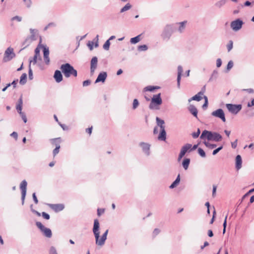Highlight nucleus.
I'll return each instance as SVG.
<instances>
[{
  "mask_svg": "<svg viewBox=\"0 0 254 254\" xmlns=\"http://www.w3.org/2000/svg\"><path fill=\"white\" fill-rule=\"evenodd\" d=\"M60 69L66 78H68L71 76L76 77L77 75V70L68 63L62 64L61 66Z\"/></svg>",
  "mask_w": 254,
  "mask_h": 254,
  "instance_id": "3",
  "label": "nucleus"
},
{
  "mask_svg": "<svg viewBox=\"0 0 254 254\" xmlns=\"http://www.w3.org/2000/svg\"><path fill=\"white\" fill-rule=\"evenodd\" d=\"M27 185V183L25 180H23L22 181L20 184V189L21 190V192H26Z\"/></svg>",
  "mask_w": 254,
  "mask_h": 254,
  "instance_id": "30",
  "label": "nucleus"
},
{
  "mask_svg": "<svg viewBox=\"0 0 254 254\" xmlns=\"http://www.w3.org/2000/svg\"><path fill=\"white\" fill-rule=\"evenodd\" d=\"M93 42H89L87 44L88 47L91 51L93 49Z\"/></svg>",
  "mask_w": 254,
  "mask_h": 254,
  "instance_id": "58",
  "label": "nucleus"
},
{
  "mask_svg": "<svg viewBox=\"0 0 254 254\" xmlns=\"http://www.w3.org/2000/svg\"><path fill=\"white\" fill-rule=\"evenodd\" d=\"M160 88L159 86H147L144 88V91H152L155 89Z\"/></svg>",
  "mask_w": 254,
  "mask_h": 254,
  "instance_id": "32",
  "label": "nucleus"
},
{
  "mask_svg": "<svg viewBox=\"0 0 254 254\" xmlns=\"http://www.w3.org/2000/svg\"><path fill=\"white\" fill-rule=\"evenodd\" d=\"M180 182V175L179 174L176 179L175 181L170 185L169 188L170 189H173L176 187Z\"/></svg>",
  "mask_w": 254,
  "mask_h": 254,
  "instance_id": "26",
  "label": "nucleus"
},
{
  "mask_svg": "<svg viewBox=\"0 0 254 254\" xmlns=\"http://www.w3.org/2000/svg\"><path fill=\"white\" fill-rule=\"evenodd\" d=\"M110 45V42L109 41V40H108L104 43V44L103 45V48L105 50H108L109 49Z\"/></svg>",
  "mask_w": 254,
  "mask_h": 254,
  "instance_id": "39",
  "label": "nucleus"
},
{
  "mask_svg": "<svg viewBox=\"0 0 254 254\" xmlns=\"http://www.w3.org/2000/svg\"><path fill=\"white\" fill-rule=\"evenodd\" d=\"M189 111L195 117L197 118V109L193 105H190L189 107Z\"/></svg>",
  "mask_w": 254,
  "mask_h": 254,
  "instance_id": "21",
  "label": "nucleus"
},
{
  "mask_svg": "<svg viewBox=\"0 0 254 254\" xmlns=\"http://www.w3.org/2000/svg\"><path fill=\"white\" fill-rule=\"evenodd\" d=\"M201 96L202 95L201 94H198V93L197 94H196L195 95L193 96L191 98L189 99V102H190L192 100H195V101H200L202 99Z\"/></svg>",
  "mask_w": 254,
  "mask_h": 254,
  "instance_id": "28",
  "label": "nucleus"
},
{
  "mask_svg": "<svg viewBox=\"0 0 254 254\" xmlns=\"http://www.w3.org/2000/svg\"><path fill=\"white\" fill-rule=\"evenodd\" d=\"M200 138L201 139L206 138L208 140L218 142L222 140V136L218 132L204 130L202 131Z\"/></svg>",
  "mask_w": 254,
  "mask_h": 254,
  "instance_id": "2",
  "label": "nucleus"
},
{
  "mask_svg": "<svg viewBox=\"0 0 254 254\" xmlns=\"http://www.w3.org/2000/svg\"><path fill=\"white\" fill-rule=\"evenodd\" d=\"M21 115V117L23 120L24 122L25 123L27 122V118L26 117V115L23 113H21V114H19Z\"/></svg>",
  "mask_w": 254,
  "mask_h": 254,
  "instance_id": "56",
  "label": "nucleus"
},
{
  "mask_svg": "<svg viewBox=\"0 0 254 254\" xmlns=\"http://www.w3.org/2000/svg\"><path fill=\"white\" fill-rule=\"evenodd\" d=\"M107 77V74L106 72L102 71L100 72L95 80V83H98L99 82H104Z\"/></svg>",
  "mask_w": 254,
  "mask_h": 254,
  "instance_id": "13",
  "label": "nucleus"
},
{
  "mask_svg": "<svg viewBox=\"0 0 254 254\" xmlns=\"http://www.w3.org/2000/svg\"><path fill=\"white\" fill-rule=\"evenodd\" d=\"M139 105V102L137 99H134L133 101L132 109L133 110L137 108Z\"/></svg>",
  "mask_w": 254,
  "mask_h": 254,
  "instance_id": "38",
  "label": "nucleus"
},
{
  "mask_svg": "<svg viewBox=\"0 0 254 254\" xmlns=\"http://www.w3.org/2000/svg\"><path fill=\"white\" fill-rule=\"evenodd\" d=\"M227 2V0H220L215 3V5L218 8H220L224 5Z\"/></svg>",
  "mask_w": 254,
  "mask_h": 254,
  "instance_id": "33",
  "label": "nucleus"
},
{
  "mask_svg": "<svg viewBox=\"0 0 254 254\" xmlns=\"http://www.w3.org/2000/svg\"><path fill=\"white\" fill-rule=\"evenodd\" d=\"M15 57V54L14 53L13 49L11 47H8L4 52L3 61L4 62H8Z\"/></svg>",
  "mask_w": 254,
  "mask_h": 254,
  "instance_id": "7",
  "label": "nucleus"
},
{
  "mask_svg": "<svg viewBox=\"0 0 254 254\" xmlns=\"http://www.w3.org/2000/svg\"><path fill=\"white\" fill-rule=\"evenodd\" d=\"M131 7V5L129 3H127L125 6H124L120 11V12L122 13L129 10Z\"/></svg>",
  "mask_w": 254,
  "mask_h": 254,
  "instance_id": "35",
  "label": "nucleus"
},
{
  "mask_svg": "<svg viewBox=\"0 0 254 254\" xmlns=\"http://www.w3.org/2000/svg\"><path fill=\"white\" fill-rule=\"evenodd\" d=\"M211 115L213 117L218 118L222 120L224 123L226 122V118L224 112L222 109H218L213 111Z\"/></svg>",
  "mask_w": 254,
  "mask_h": 254,
  "instance_id": "9",
  "label": "nucleus"
},
{
  "mask_svg": "<svg viewBox=\"0 0 254 254\" xmlns=\"http://www.w3.org/2000/svg\"><path fill=\"white\" fill-rule=\"evenodd\" d=\"M98 63V59L96 57H93L90 62V72L93 74L97 67Z\"/></svg>",
  "mask_w": 254,
  "mask_h": 254,
  "instance_id": "11",
  "label": "nucleus"
},
{
  "mask_svg": "<svg viewBox=\"0 0 254 254\" xmlns=\"http://www.w3.org/2000/svg\"><path fill=\"white\" fill-rule=\"evenodd\" d=\"M238 140L236 139L235 141L231 143L232 147L234 149L236 148L237 146Z\"/></svg>",
  "mask_w": 254,
  "mask_h": 254,
  "instance_id": "60",
  "label": "nucleus"
},
{
  "mask_svg": "<svg viewBox=\"0 0 254 254\" xmlns=\"http://www.w3.org/2000/svg\"><path fill=\"white\" fill-rule=\"evenodd\" d=\"M183 67L181 65H179L178 67V76H177V86L180 88V82L181 79V75L183 72Z\"/></svg>",
  "mask_w": 254,
  "mask_h": 254,
  "instance_id": "19",
  "label": "nucleus"
},
{
  "mask_svg": "<svg viewBox=\"0 0 254 254\" xmlns=\"http://www.w3.org/2000/svg\"><path fill=\"white\" fill-rule=\"evenodd\" d=\"M247 106L248 107H251L254 106V98L252 99L251 102H248Z\"/></svg>",
  "mask_w": 254,
  "mask_h": 254,
  "instance_id": "62",
  "label": "nucleus"
},
{
  "mask_svg": "<svg viewBox=\"0 0 254 254\" xmlns=\"http://www.w3.org/2000/svg\"><path fill=\"white\" fill-rule=\"evenodd\" d=\"M22 97H20L18 100V103L16 105V110L19 114H21L22 112Z\"/></svg>",
  "mask_w": 254,
  "mask_h": 254,
  "instance_id": "24",
  "label": "nucleus"
},
{
  "mask_svg": "<svg viewBox=\"0 0 254 254\" xmlns=\"http://www.w3.org/2000/svg\"><path fill=\"white\" fill-rule=\"evenodd\" d=\"M198 153L202 157H205L206 156L204 151L201 148H199L198 149Z\"/></svg>",
  "mask_w": 254,
  "mask_h": 254,
  "instance_id": "43",
  "label": "nucleus"
},
{
  "mask_svg": "<svg viewBox=\"0 0 254 254\" xmlns=\"http://www.w3.org/2000/svg\"><path fill=\"white\" fill-rule=\"evenodd\" d=\"M42 215L43 217V218L46 220H49L50 218L49 214L45 212H43L42 213Z\"/></svg>",
  "mask_w": 254,
  "mask_h": 254,
  "instance_id": "51",
  "label": "nucleus"
},
{
  "mask_svg": "<svg viewBox=\"0 0 254 254\" xmlns=\"http://www.w3.org/2000/svg\"><path fill=\"white\" fill-rule=\"evenodd\" d=\"M54 77L57 82L59 83L63 80V75L61 72L56 70L55 72Z\"/></svg>",
  "mask_w": 254,
  "mask_h": 254,
  "instance_id": "17",
  "label": "nucleus"
},
{
  "mask_svg": "<svg viewBox=\"0 0 254 254\" xmlns=\"http://www.w3.org/2000/svg\"><path fill=\"white\" fill-rule=\"evenodd\" d=\"M156 120L157 125L160 127V128H165V126L164 125L165 124L164 120L160 119L158 117H156Z\"/></svg>",
  "mask_w": 254,
  "mask_h": 254,
  "instance_id": "27",
  "label": "nucleus"
},
{
  "mask_svg": "<svg viewBox=\"0 0 254 254\" xmlns=\"http://www.w3.org/2000/svg\"><path fill=\"white\" fill-rule=\"evenodd\" d=\"M49 254H58L56 248L54 247H51L50 249Z\"/></svg>",
  "mask_w": 254,
  "mask_h": 254,
  "instance_id": "49",
  "label": "nucleus"
},
{
  "mask_svg": "<svg viewBox=\"0 0 254 254\" xmlns=\"http://www.w3.org/2000/svg\"><path fill=\"white\" fill-rule=\"evenodd\" d=\"M173 28L171 25H166L161 34V36L163 40H169L173 33Z\"/></svg>",
  "mask_w": 254,
  "mask_h": 254,
  "instance_id": "5",
  "label": "nucleus"
},
{
  "mask_svg": "<svg viewBox=\"0 0 254 254\" xmlns=\"http://www.w3.org/2000/svg\"><path fill=\"white\" fill-rule=\"evenodd\" d=\"M38 58L39 59V60H41V58L40 54V49L38 47H37L35 49V55L33 58V60H30L29 64H31L32 63L33 64H36L37 63Z\"/></svg>",
  "mask_w": 254,
  "mask_h": 254,
  "instance_id": "12",
  "label": "nucleus"
},
{
  "mask_svg": "<svg viewBox=\"0 0 254 254\" xmlns=\"http://www.w3.org/2000/svg\"><path fill=\"white\" fill-rule=\"evenodd\" d=\"M187 22V21H184L178 23L179 27L178 30L180 33L183 32L185 30Z\"/></svg>",
  "mask_w": 254,
  "mask_h": 254,
  "instance_id": "23",
  "label": "nucleus"
},
{
  "mask_svg": "<svg viewBox=\"0 0 254 254\" xmlns=\"http://www.w3.org/2000/svg\"><path fill=\"white\" fill-rule=\"evenodd\" d=\"M104 212V209H98L97 210V214L98 216H100L102 213H103Z\"/></svg>",
  "mask_w": 254,
  "mask_h": 254,
  "instance_id": "64",
  "label": "nucleus"
},
{
  "mask_svg": "<svg viewBox=\"0 0 254 254\" xmlns=\"http://www.w3.org/2000/svg\"><path fill=\"white\" fill-rule=\"evenodd\" d=\"M217 187L215 186H213V190H212V196L214 197L215 195V193L216 191Z\"/></svg>",
  "mask_w": 254,
  "mask_h": 254,
  "instance_id": "63",
  "label": "nucleus"
},
{
  "mask_svg": "<svg viewBox=\"0 0 254 254\" xmlns=\"http://www.w3.org/2000/svg\"><path fill=\"white\" fill-rule=\"evenodd\" d=\"M60 148V145H58L54 149L53 153V155L54 157L59 152Z\"/></svg>",
  "mask_w": 254,
  "mask_h": 254,
  "instance_id": "42",
  "label": "nucleus"
},
{
  "mask_svg": "<svg viewBox=\"0 0 254 254\" xmlns=\"http://www.w3.org/2000/svg\"><path fill=\"white\" fill-rule=\"evenodd\" d=\"M233 66V62L232 61H230L228 62V64L227 65V70L228 71L230 70L232 68Z\"/></svg>",
  "mask_w": 254,
  "mask_h": 254,
  "instance_id": "48",
  "label": "nucleus"
},
{
  "mask_svg": "<svg viewBox=\"0 0 254 254\" xmlns=\"http://www.w3.org/2000/svg\"><path fill=\"white\" fill-rule=\"evenodd\" d=\"M205 89H206V86L204 85L202 88L200 92H198V94H201V95H203L205 91Z\"/></svg>",
  "mask_w": 254,
  "mask_h": 254,
  "instance_id": "61",
  "label": "nucleus"
},
{
  "mask_svg": "<svg viewBox=\"0 0 254 254\" xmlns=\"http://www.w3.org/2000/svg\"><path fill=\"white\" fill-rule=\"evenodd\" d=\"M91 84V81L90 80H86L83 82V86H87Z\"/></svg>",
  "mask_w": 254,
  "mask_h": 254,
  "instance_id": "53",
  "label": "nucleus"
},
{
  "mask_svg": "<svg viewBox=\"0 0 254 254\" xmlns=\"http://www.w3.org/2000/svg\"><path fill=\"white\" fill-rule=\"evenodd\" d=\"M233 44V41L232 40L229 41V43L227 46L228 52H230L232 49Z\"/></svg>",
  "mask_w": 254,
  "mask_h": 254,
  "instance_id": "46",
  "label": "nucleus"
},
{
  "mask_svg": "<svg viewBox=\"0 0 254 254\" xmlns=\"http://www.w3.org/2000/svg\"><path fill=\"white\" fill-rule=\"evenodd\" d=\"M218 75V71L216 70H214L212 73L211 76L209 79V81H211L213 79V78H216Z\"/></svg>",
  "mask_w": 254,
  "mask_h": 254,
  "instance_id": "47",
  "label": "nucleus"
},
{
  "mask_svg": "<svg viewBox=\"0 0 254 254\" xmlns=\"http://www.w3.org/2000/svg\"><path fill=\"white\" fill-rule=\"evenodd\" d=\"M139 145L142 147L143 152L148 156L150 154V145L145 142H140Z\"/></svg>",
  "mask_w": 254,
  "mask_h": 254,
  "instance_id": "15",
  "label": "nucleus"
},
{
  "mask_svg": "<svg viewBox=\"0 0 254 254\" xmlns=\"http://www.w3.org/2000/svg\"><path fill=\"white\" fill-rule=\"evenodd\" d=\"M28 74H29V78L30 80L32 79L33 77V72H32V69L31 68V64H29V69H28Z\"/></svg>",
  "mask_w": 254,
  "mask_h": 254,
  "instance_id": "41",
  "label": "nucleus"
},
{
  "mask_svg": "<svg viewBox=\"0 0 254 254\" xmlns=\"http://www.w3.org/2000/svg\"><path fill=\"white\" fill-rule=\"evenodd\" d=\"M200 133V130L199 128H198L196 132H194L192 133V136L194 138H196L199 136Z\"/></svg>",
  "mask_w": 254,
  "mask_h": 254,
  "instance_id": "44",
  "label": "nucleus"
},
{
  "mask_svg": "<svg viewBox=\"0 0 254 254\" xmlns=\"http://www.w3.org/2000/svg\"><path fill=\"white\" fill-rule=\"evenodd\" d=\"M242 159L240 155H237L236 157V168L237 170L240 169L242 167Z\"/></svg>",
  "mask_w": 254,
  "mask_h": 254,
  "instance_id": "20",
  "label": "nucleus"
},
{
  "mask_svg": "<svg viewBox=\"0 0 254 254\" xmlns=\"http://www.w3.org/2000/svg\"><path fill=\"white\" fill-rule=\"evenodd\" d=\"M226 107L230 112L236 115L240 111L242 107L240 104L235 105L232 104H227Z\"/></svg>",
  "mask_w": 254,
  "mask_h": 254,
  "instance_id": "8",
  "label": "nucleus"
},
{
  "mask_svg": "<svg viewBox=\"0 0 254 254\" xmlns=\"http://www.w3.org/2000/svg\"><path fill=\"white\" fill-rule=\"evenodd\" d=\"M203 98H204V99L205 100V101H204V103L202 105V108L205 109L208 106V99H207V97L206 96H204Z\"/></svg>",
  "mask_w": 254,
  "mask_h": 254,
  "instance_id": "45",
  "label": "nucleus"
},
{
  "mask_svg": "<svg viewBox=\"0 0 254 254\" xmlns=\"http://www.w3.org/2000/svg\"><path fill=\"white\" fill-rule=\"evenodd\" d=\"M190 159L189 158H185L182 162V165L184 168V169L185 170H187L189 166L190 163Z\"/></svg>",
  "mask_w": 254,
  "mask_h": 254,
  "instance_id": "25",
  "label": "nucleus"
},
{
  "mask_svg": "<svg viewBox=\"0 0 254 254\" xmlns=\"http://www.w3.org/2000/svg\"><path fill=\"white\" fill-rule=\"evenodd\" d=\"M160 132L158 137V139L160 140L165 141L166 139V132L165 128H160Z\"/></svg>",
  "mask_w": 254,
  "mask_h": 254,
  "instance_id": "22",
  "label": "nucleus"
},
{
  "mask_svg": "<svg viewBox=\"0 0 254 254\" xmlns=\"http://www.w3.org/2000/svg\"><path fill=\"white\" fill-rule=\"evenodd\" d=\"M140 36L141 35H138L137 36L132 38L130 40V42L131 44H135L139 42L141 39H140Z\"/></svg>",
  "mask_w": 254,
  "mask_h": 254,
  "instance_id": "29",
  "label": "nucleus"
},
{
  "mask_svg": "<svg viewBox=\"0 0 254 254\" xmlns=\"http://www.w3.org/2000/svg\"><path fill=\"white\" fill-rule=\"evenodd\" d=\"M137 49L139 51H145L147 50L148 47L146 45H143L139 46Z\"/></svg>",
  "mask_w": 254,
  "mask_h": 254,
  "instance_id": "37",
  "label": "nucleus"
},
{
  "mask_svg": "<svg viewBox=\"0 0 254 254\" xmlns=\"http://www.w3.org/2000/svg\"><path fill=\"white\" fill-rule=\"evenodd\" d=\"M93 232L95 238L96 244L100 246L104 245L105 241L107 239L108 230H107L105 232V233L102 235L101 238L100 239L99 223L98 219L94 220Z\"/></svg>",
  "mask_w": 254,
  "mask_h": 254,
  "instance_id": "1",
  "label": "nucleus"
},
{
  "mask_svg": "<svg viewBox=\"0 0 254 254\" xmlns=\"http://www.w3.org/2000/svg\"><path fill=\"white\" fill-rule=\"evenodd\" d=\"M160 233V230L157 229V228H156L154 230L153 232V235L154 236H156V235H157L159 233Z\"/></svg>",
  "mask_w": 254,
  "mask_h": 254,
  "instance_id": "59",
  "label": "nucleus"
},
{
  "mask_svg": "<svg viewBox=\"0 0 254 254\" xmlns=\"http://www.w3.org/2000/svg\"><path fill=\"white\" fill-rule=\"evenodd\" d=\"M221 64H222L221 60L220 59H217V60H216V66H217V67H220Z\"/></svg>",
  "mask_w": 254,
  "mask_h": 254,
  "instance_id": "55",
  "label": "nucleus"
},
{
  "mask_svg": "<svg viewBox=\"0 0 254 254\" xmlns=\"http://www.w3.org/2000/svg\"><path fill=\"white\" fill-rule=\"evenodd\" d=\"M32 196H33V200H34V202L36 204H37L38 203V199H37V198L36 197V193L35 192H34L33 193Z\"/></svg>",
  "mask_w": 254,
  "mask_h": 254,
  "instance_id": "57",
  "label": "nucleus"
},
{
  "mask_svg": "<svg viewBox=\"0 0 254 254\" xmlns=\"http://www.w3.org/2000/svg\"><path fill=\"white\" fill-rule=\"evenodd\" d=\"M11 20H16L20 22V21H21L22 20V18L21 17H20V16H15L11 18Z\"/></svg>",
  "mask_w": 254,
  "mask_h": 254,
  "instance_id": "54",
  "label": "nucleus"
},
{
  "mask_svg": "<svg viewBox=\"0 0 254 254\" xmlns=\"http://www.w3.org/2000/svg\"><path fill=\"white\" fill-rule=\"evenodd\" d=\"M204 144H205V145L206 147H207L208 148H209L210 149L214 148L217 146L216 144H211V143H209L208 141H204Z\"/></svg>",
  "mask_w": 254,
  "mask_h": 254,
  "instance_id": "36",
  "label": "nucleus"
},
{
  "mask_svg": "<svg viewBox=\"0 0 254 254\" xmlns=\"http://www.w3.org/2000/svg\"><path fill=\"white\" fill-rule=\"evenodd\" d=\"M223 148V146L221 145V146L219 147L217 149L214 150L212 152V154L213 155H216L219 151H220Z\"/></svg>",
  "mask_w": 254,
  "mask_h": 254,
  "instance_id": "50",
  "label": "nucleus"
},
{
  "mask_svg": "<svg viewBox=\"0 0 254 254\" xmlns=\"http://www.w3.org/2000/svg\"><path fill=\"white\" fill-rule=\"evenodd\" d=\"M26 194V192H21V200H22V205H23L24 203V200H25Z\"/></svg>",
  "mask_w": 254,
  "mask_h": 254,
  "instance_id": "52",
  "label": "nucleus"
},
{
  "mask_svg": "<svg viewBox=\"0 0 254 254\" xmlns=\"http://www.w3.org/2000/svg\"><path fill=\"white\" fill-rule=\"evenodd\" d=\"M243 24V22L242 20L237 19L231 22V27L233 30L237 31L242 28Z\"/></svg>",
  "mask_w": 254,
  "mask_h": 254,
  "instance_id": "10",
  "label": "nucleus"
},
{
  "mask_svg": "<svg viewBox=\"0 0 254 254\" xmlns=\"http://www.w3.org/2000/svg\"><path fill=\"white\" fill-rule=\"evenodd\" d=\"M49 206L56 212L62 211L64 208V205L63 204H50Z\"/></svg>",
  "mask_w": 254,
  "mask_h": 254,
  "instance_id": "16",
  "label": "nucleus"
},
{
  "mask_svg": "<svg viewBox=\"0 0 254 254\" xmlns=\"http://www.w3.org/2000/svg\"><path fill=\"white\" fill-rule=\"evenodd\" d=\"M162 103V100L161 97V93L154 95L151 98L149 108L151 110H159L160 109L159 106Z\"/></svg>",
  "mask_w": 254,
  "mask_h": 254,
  "instance_id": "4",
  "label": "nucleus"
},
{
  "mask_svg": "<svg viewBox=\"0 0 254 254\" xmlns=\"http://www.w3.org/2000/svg\"><path fill=\"white\" fill-rule=\"evenodd\" d=\"M61 141V140L60 137L53 138L51 140V143L53 145H55L56 146V147L57 146V145H60V144Z\"/></svg>",
  "mask_w": 254,
  "mask_h": 254,
  "instance_id": "34",
  "label": "nucleus"
},
{
  "mask_svg": "<svg viewBox=\"0 0 254 254\" xmlns=\"http://www.w3.org/2000/svg\"><path fill=\"white\" fill-rule=\"evenodd\" d=\"M36 225L45 237L49 238L52 237V233L50 229L45 227L40 222H36Z\"/></svg>",
  "mask_w": 254,
  "mask_h": 254,
  "instance_id": "6",
  "label": "nucleus"
},
{
  "mask_svg": "<svg viewBox=\"0 0 254 254\" xmlns=\"http://www.w3.org/2000/svg\"><path fill=\"white\" fill-rule=\"evenodd\" d=\"M191 146H192V145L190 143H187V144H185L182 147L180 153H181L185 156V155L187 152V151H190V149L191 148Z\"/></svg>",
  "mask_w": 254,
  "mask_h": 254,
  "instance_id": "18",
  "label": "nucleus"
},
{
  "mask_svg": "<svg viewBox=\"0 0 254 254\" xmlns=\"http://www.w3.org/2000/svg\"><path fill=\"white\" fill-rule=\"evenodd\" d=\"M23 1L27 8H30L31 7L32 4L31 0H23Z\"/></svg>",
  "mask_w": 254,
  "mask_h": 254,
  "instance_id": "40",
  "label": "nucleus"
},
{
  "mask_svg": "<svg viewBox=\"0 0 254 254\" xmlns=\"http://www.w3.org/2000/svg\"><path fill=\"white\" fill-rule=\"evenodd\" d=\"M26 79H27V74L25 73H23L20 79V84L21 85H24L26 82Z\"/></svg>",
  "mask_w": 254,
  "mask_h": 254,
  "instance_id": "31",
  "label": "nucleus"
},
{
  "mask_svg": "<svg viewBox=\"0 0 254 254\" xmlns=\"http://www.w3.org/2000/svg\"><path fill=\"white\" fill-rule=\"evenodd\" d=\"M43 54H44V60L45 63V64L47 65L49 64H50V58H49V49L46 47L44 48L43 49Z\"/></svg>",
  "mask_w": 254,
  "mask_h": 254,
  "instance_id": "14",
  "label": "nucleus"
}]
</instances>
